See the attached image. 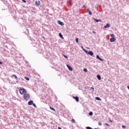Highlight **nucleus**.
<instances>
[{
	"mask_svg": "<svg viewBox=\"0 0 129 129\" xmlns=\"http://www.w3.org/2000/svg\"><path fill=\"white\" fill-rule=\"evenodd\" d=\"M24 99L27 101L30 99V94L25 93L23 96Z\"/></svg>",
	"mask_w": 129,
	"mask_h": 129,
	"instance_id": "1",
	"label": "nucleus"
},
{
	"mask_svg": "<svg viewBox=\"0 0 129 129\" xmlns=\"http://www.w3.org/2000/svg\"><path fill=\"white\" fill-rule=\"evenodd\" d=\"M19 92L21 95H23L27 93V90L25 89L21 88L19 89Z\"/></svg>",
	"mask_w": 129,
	"mask_h": 129,
	"instance_id": "2",
	"label": "nucleus"
},
{
	"mask_svg": "<svg viewBox=\"0 0 129 129\" xmlns=\"http://www.w3.org/2000/svg\"><path fill=\"white\" fill-rule=\"evenodd\" d=\"M110 37H111L112 38H111L110 39V42H114L115 41V37H114V34H112L110 35Z\"/></svg>",
	"mask_w": 129,
	"mask_h": 129,
	"instance_id": "3",
	"label": "nucleus"
},
{
	"mask_svg": "<svg viewBox=\"0 0 129 129\" xmlns=\"http://www.w3.org/2000/svg\"><path fill=\"white\" fill-rule=\"evenodd\" d=\"M84 52H85V53H86V54H88V55H90V56H93V52L91 51H88L86 50L83 49Z\"/></svg>",
	"mask_w": 129,
	"mask_h": 129,
	"instance_id": "4",
	"label": "nucleus"
},
{
	"mask_svg": "<svg viewBox=\"0 0 129 129\" xmlns=\"http://www.w3.org/2000/svg\"><path fill=\"white\" fill-rule=\"evenodd\" d=\"M57 23L59 25H60V26H64V23H63V22H61L60 20H58Z\"/></svg>",
	"mask_w": 129,
	"mask_h": 129,
	"instance_id": "5",
	"label": "nucleus"
},
{
	"mask_svg": "<svg viewBox=\"0 0 129 129\" xmlns=\"http://www.w3.org/2000/svg\"><path fill=\"white\" fill-rule=\"evenodd\" d=\"M35 5H36V6H37V7H39V6H40V5H41V2H40V1H36L35 2Z\"/></svg>",
	"mask_w": 129,
	"mask_h": 129,
	"instance_id": "6",
	"label": "nucleus"
},
{
	"mask_svg": "<svg viewBox=\"0 0 129 129\" xmlns=\"http://www.w3.org/2000/svg\"><path fill=\"white\" fill-rule=\"evenodd\" d=\"M73 98H74V99L76 100V101H77V102H78V101H79V98L78 97H73Z\"/></svg>",
	"mask_w": 129,
	"mask_h": 129,
	"instance_id": "7",
	"label": "nucleus"
},
{
	"mask_svg": "<svg viewBox=\"0 0 129 129\" xmlns=\"http://www.w3.org/2000/svg\"><path fill=\"white\" fill-rule=\"evenodd\" d=\"M67 67H68V68L69 70H70V71H72V70H73V69H72V68L70 67V66L67 64Z\"/></svg>",
	"mask_w": 129,
	"mask_h": 129,
	"instance_id": "8",
	"label": "nucleus"
},
{
	"mask_svg": "<svg viewBox=\"0 0 129 129\" xmlns=\"http://www.w3.org/2000/svg\"><path fill=\"white\" fill-rule=\"evenodd\" d=\"M110 27V25L109 24H107L106 26L104 27L105 29H106V28H109Z\"/></svg>",
	"mask_w": 129,
	"mask_h": 129,
	"instance_id": "9",
	"label": "nucleus"
},
{
	"mask_svg": "<svg viewBox=\"0 0 129 129\" xmlns=\"http://www.w3.org/2000/svg\"><path fill=\"white\" fill-rule=\"evenodd\" d=\"M96 58H97V59H99L100 60V61H103V59H102L101 58H100V57H99V55H97V56H96Z\"/></svg>",
	"mask_w": 129,
	"mask_h": 129,
	"instance_id": "10",
	"label": "nucleus"
},
{
	"mask_svg": "<svg viewBox=\"0 0 129 129\" xmlns=\"http://www.w3.org/2000/svg\"><path fill=\"white\" fill-rule=\"evenodd\" d=\"M97 78H98V80H101V77H100V75H98L97 76Z\"/></svg>",
	"mask_w": 129,
	"mask_h": 129,
	"instance_id": "11",
	"label": "nucleus"
},
{
	"mask_svg": "<svg viewBox=\"0 0 129 129\" xmlns=\"http://www.w3.org/2000/svg\"><path fill=\"white\" fill-rule=\"evenodd\" d=\"M87 12L89 13V14L91 15H92V13H91V11H90V10H89V9H87Z\"/></svg>",
	"mask_w": 129,
	"mask_h": 129,
	"instance_id": "12",
	"label": "nucleus"
},
{
	"mask_svg": "<svg viewBox=\"0 0 129 129\" xmlns=\"http://www.w3.org/2000/svg\"><path fill=\"white\" fill-rule=\"evenodd\" d=\"M33 105V101H30L28 102V105Z\"/></svg>",
	"mask_w": 129,
	"mask_h": 129,
	"instance_id": "13",
	"label": "nucleus"
},
{
	"mask_svg": "<svg viewBox=\"0 0 129 129\" xmlns=\"http://www.w3.org/2000/svg\"><path fill=\"white\" fill-rule=\"evenodd\" d=\"M94 21L95 22H101V20H97V19H94Z\"/></svg>",
	"mask_w": 129,
	"mask_h": 129,
	"instance_id": "14",
	"label": "nucleus"
},
{
	"mask_svg": "<svg viewBox=\"0 0 129 129\" xmlns=\"http://www.w3.org/2000/svg\"><path fill=\"white\" fill-rule=\"evenodd\" d=\"M49 108H50V109H51V110H53V111H56V110L54 109V108L51 106H50Z\"/></svg>",
	"mask_w": 129,
	"mask_h": 129,
	"instance_id": "15",
	"label": "nucleus"
},
{
	"mask_svg": "<svg viewBox=\"0 0 129 129\" xmlns=\"http://www.w3.org/2000/svg\"><path fill=\"white\" fill-rule=\"evenodd\" d=\"M24 78H25V79H26V80H27V81H29V80H30V78H29L27 77H25Z\"/></svg>",
	"mask_w": 129,
	"mask_h": 129,
	"instance_id": "16",
	"label": "nucleus"
},
{
	"mask_svg": "<svg viewBox=\"0 0 129 129\" xmlns=\"http://www.w3.org/2000/svg\"><path fill=\"white\" fill-rule=\"evenodd\" d=\"M12 76H14L15 79H16V80H17V79H18V77H17V76H16L15 75H12Z\"/></svg>",
	"mask_w": 129,
	"mask_h": 129,
	"instance_id": "17",
	"label": "nucleus"
},
{
	"mask_svg": "<svg viewBox=\"0 0 129 129\" xmlns=\"http://www.w3.org/2000/svg\"><path fill=\"white\" fill-rule=\"evenodd\" d=\"M95 98L96 100H101V99H100V98L99 97H96Z\"/></svg>",
	"mask_w": 129,
	"mask_h": 129,
	"instance_id": "18",
	"label": "nucleus"
},
{
	"mask_svg": "<svg viewBox=\"0 0 129 129\" xmlns=\"http://www.w3.org/2000/svg\"><path fill=\"white\" fill-rule=\"evenodd\" d=\"M59 36L60 38H63V35H62V34L59 33Z\"/></svg>",
	"mask_w": 129,
	"mask_h": 129,
	"instance_id": "19",
	"label": "nucleus"
},
{
	"mask_svg": "<svg viewBox=\"0 0 129 129\" xmlns=\"http://www.w3.org/2000/svg\"><path fill=\"white\" fill-rule=\"evenodd\" d=\"M89 115H92L93 114V112H90L89 113Z\"/></svg>",
	"mask_w": 129,
	"mask_h": 129,
	"instance_id": "20",
	"label": "nucleus"
},
{
	"mask_svg": "<svg viewBox=\"0 0 129 129\" xmlns=\"http://www.w3.org/2000/svg\"><path fill=\"white\" fill-rule=\"evenodd\" d=\"M78 40H79V39H78V38H76V42H77V43H78Z\"/></svg>",
	"mask_w": 129,
	"mask_h": 129,
	"instance_id": "21",
	"label": "nucleus"
},
{
	"mask_svg": "<svg viewBox=\"0 0 129 129\" xmlns=\"http://www.w3.org/2000/svg\"><path fill=\"white\" fill-rule=\"evenodd\" d=\"M83 71L85 72H87V69H84Z\"/></svg>",
	"mask_w": 129,
	"mask_h": 129,
	"instance_id": "22",
	"label": "nucleus"
},
{
	"mask_svg": "<svg viewBox=\"0 0 129 129\" xmlns=\"http://www.w3.org/2000/svg\"><path fill=\"white\" fill-rule=\"evenodd\" d=\"M72 121L73 122V123H75V120L74 119H72Z\"/></svg>",
	"mask_w": 129,
	"mask_h": 129,
	"instance_id": "23",
	"label": "nucleus"
},
{
	"mask_svg": "<svg viewBox=\"0 0 129 129\" xmlns=\"http://www.w3.org/2000/svg\"><path fill=\"white\" fill-rule=\"evenodd\" d=\"M86 128L87 129H93L92 128H91V127H90V126L86 127Z\"/></svg>",
	"mask_w": 129,
	"mask_h": 129,
	"instance_id": "24",
	"label": "nucleus"
},
{
	"mask_svg": "<svg viewBox=\"0 0 129 129\" xmlns=\"http://www.w3.org/2000/svg\"><path fill=\"white\" fill-rule=\"evenodd\" d=\"M32 104L34 107H37V106H36V104L33 103Z\"/></svg>",
	"mask_w": 129,
	"mask_h": 129,
	"instance_id": "25",
	"label": "nucleus"
},
{
	"mask_svg": "<svg viewBox=\"0 0 129 129\" xmlns=\"http://www.w3.org/2000/svg\"><path fill=\"white\" fill-rule=\"evenodd\" d=\"M122 128H125V127H126V126H125V125H122Z\"/></svg>",
	"mask_w": 129,
	"mask_h": 129,
	"instance_id": "26",
	"label": "nucleus"
},
{
	"mask_svg": "<svg viewBox=\"0 0 129 129\" xmlns=\"http://www.w3.org/2000/svg\"><path fill=\"white\" fill-rule=\"evenodd\" d=\"M102 123H101V122H99L98 123V125H102Z\"/></svg>",
	"mask_w": 129,
	"mask_h": 129,
	"instance_id": "27",
	"label": "nucleus"
},
{
	"mask_svg": "<svg viewBox=\"0 0 129 129\" xmlns=\"http://www.w3.org/2000/svg\"><path fill=\"white\" fill-rule=\"evenodd\" d=\"M63 56L64 57V58H68V57H67V56H66V55H63Z\"/></svg>",
	"mask_w": 129,
	"mask_h": 129,
	"instance_id": "28",
	"label": "nucleus"
},
{
	"mask_svg": "<svg viewBox=\"0 0 129 129\" xmlns=\"http://www.w3.org/2000/svg\"><path fill=\"white\" fill-rule=\"evenodd\" d=\"M22 2H23V3H27V1H26L25 0H22Z\"/></svg>",
	"mask_w": 129,
	"mask_h": 129,
	"instance_id": "29",
	"label": "nucleus"
},
{
	"mask_svg": "<svg viewBox=\"0 0 129 129\" xmlns=\"http://www.w3.org/2000/svg\"><path fill=\"white\" fill-rule=\"evenodd\" d=\"M105 125H107V126H109V124H107V123H105Z\"/></svg>",
	"mask_w": 129,
	"mask_h": 129,
	"instance_id": "30",
	"label": "nucleus"
},
{
	"mask_svg": "<svg viewBox=\"0 0 129 129\" xmlns=\"http://www.w3.org/2000/svg\"><path fill=\"white\" fill-rule=\"evenodd\" d=\"M91 89H93V90H94V88H93V87H91Z\"/></svg>",
	"mask_w": 129,
	"mask_h": 129,
	"instance_id": "31",
	"label": "nucleus"
},
{
	"mask_svg": "<svg viewBox=\"0 0 129 129\" xmlns=\"http://www.w3.org/2000/svg\"><path fill=\"white\" fill-rule=\"evenodd\" d=\"M0 64H3V62L0 61Z\"/></svg>",
	"mask_w": 129,
	"mask_h": 129,
	"instance_id": "32",
	"label": "nucleus"
},
{
	"mask_svg": "<svg viewBox=\"0 0 129 129\" xmlns=\"http://www.w3.org/2000/svg\"><path fill=\"white\" fill-rule=\"evenodd\" d=\"M109 121H110V122H112V120H110Z\"/></svg>",
	"mask_w": 129,
	"mask_h": 129,
	"instance_id": "33",
	"label": "nucleus"
},
{
	"mask_svg": "<svg viewBox=\"0 0 129 129\" xmlns=\"http://www.w3.org/2000/svg\"><path fill=\"white\" fill-rule=\"evenodd\" d=\"M127 88L129 90V86H127Z\"/></svg>",
	"mask_w": 129,
	"mask_h": 129,
	"instance_id": "34",
	"label": "nucleus"
},
{
	"mask_svg": "<svg viewBox=\"0 0 129 129\" xmlns=\"http://www.w3.org/2000/svg\"><path fill=\"white\" fill-rule=\"evenodd\" d=\"M82 48H83V46H82Z\"/></svg>",
	"mask_w": 129,
	"mask_h": 129,
	"instance_id": "35",
	"label": "nucleus"
},
{
	"mask_svg": "<svg viewBox=\"0 0 129 129\" xmlns=\"http://www.w3.org/2000/svg\"><path fill=\"white\" fill-rule=\"evenodd\" d=\"M83 8H84V6H83Z\"/></svg>",
	"mask_w": 129,
	"mask_h": 129,
	"instance_id": "36",
	"label": "nucleus"
}]
</instances>
